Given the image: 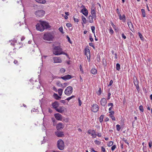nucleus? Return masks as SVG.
Here are the masks:
<instances>
[{
    "label": "nucleus",
    "instance_id": "f257e3e1",
    "mask_svg": "<svg viewBox=\"0 0 152 152\" xmlns=\"http://www.w3.org/2000/svg\"><path fill=\"white\" fill-rule=\"evenodd\" d=\"M41 23H37L36 25V29L41 31H43L45 29L50 28V26L48 23L44 21H40Z\"/></svg>",
    "mask_w": 152,
    "mask_h": 152
},
{
    "label": "nucleus",
    "instance_id": "f03ea898",
    "mask_svg": "<svg viewBox=\"0 0 152 152\" xmlns=\"http://www.w3.org/2000/svg\"><path fill=\"white\" fill-rule=\"evenodd\" d=\"M54 37V34L52 32H46L43 35V39L47 41H52Z\"/></svg>",
    "mask_w": 152,
    "mask_h": 152
},
{
    "label": "nucleus",
    "instance_id": "7ed1b4c3",
    "mask_svg": "<svg viewBox=\"0 0 152 152\" xmlns=\"http://www.w3.org/2000/svg\"><path fill=\"white\" fill-rule=\"evenodd\" d=\"M62 51V49L59 46H55L53 49V53L55 55H61V53Z\"/></svg>",
    "mask_w": 152,
    "mask_h": 152
},
{
    "label": "nucleus",
    "instance_id": "20e7f679",
    "mask_svg": "<svg viewBox=\"0 0 152 152\" xmlns=\"http://www.w3.org/2000/svg\"><path fill=\"white\" fill-rule=\"evenodd\" d=\"M57 146L58 148L61 150L64 149V143L61 139L59 140L57 142Z\"/></svg>",
    "mask_w": 152,
    "mask_h": 152
},
{
    "label": "nucleus",
    "instance_id": "39448f33",
    "mask_svg": "<svg viewBox=\"0 0 152 152\" xmlns=\"http://www.w3.org/2000/svg\"><path fill=\"white\" fill-rule=\"evenodd\" d=\"M72 87L71 86H69L64 91V93L66 95L69 96L72 94Z\"/></svg>",
    "mask_w": 152,
    "mask_h": 152
},
{
    "label": "nucleus",
    "instance_id": "423d86ee",
    "mask_svg": "<svg viewBox=\"0 0 152 152\" xmlns=\"http://www.w3.org/2000/svg\"><path fill=\"white\" fill-rule=\"evenodd\" d=\"M133 83L134 85L136 87V88L137 91H139L140 89L139 86V82L135 76H134L133 77Z\"/></svg>",
    "mask_w": 152,
    "mask_h": 152
},
{
    "label": "nucleus",
    "instance_id": "0eeeda50",
    "mask_svg": "<svg viewBox=\"0 0 152 152\" xmlns=\"http://www.w3.org/2000/svg\"><path fill=\"white\" fill-rule=\"evenodd\" d=\"M45 11L42 10H39L35 12V15L38 17H41L45 15Z\"/></svg>",
    "mask_w": 152,
    "mask_h": 152
},
{
    "label": "nucleus",
    "instance_id": "6e6552de",
    "mask_svg": "<svg viewBox=\"0 0 152 152\" xmlns=\"http://www.w3.org/2000/svg\"><path fill=\"white\" fill-rule=\"evenodd\" d=\"M88 134H91L93 138H95L97 136V134L94 130H89L88 131Z\"/></svg>",
    "mask_w": 152,
    "mask_h": 152
},
{
    "label": "nucleus",
    "instance_id": "1a4fd4ad",
    "mask_svg": "<svg viewBox=\"0 0 152 152\" xmlns=\"http://www.w3.org/2000/svg\"><path fill=\"white\" fill-rule=\"evenodd\" d=\"M99 109L98 105L96 104H94L92 106L91 110L94 112H97Z\"/></svg>",
    "mask_w": 152,
    "mask_h": 152
},
{
    "label": "nucleus",
    "instance_id": "9d476101",
    "mask_svg": "<svg viewBox=\"0 0 152 152\" xmlns=\"http://www.w3.org/2000/svg\"><path fill=\"white\" fill-rule=\"evenodd\" d=\"M53 59L54 63H61L62 62V60L60 57H54Z\"/></svg>",
    "mask_w": 152,
    "mask_h": 152
},
{
    "label": "nucleus",
    "instance_id": "9b49d317",
    "mask_svg": "<svg viewBox=\"0 0 152 152\" xmlns=\"http://www.w3.org/2000/svg\"><path fill=\"white\" fill-rule=\"evenodd\" d=\"M55 110L58 112L60 113H62L64 111V108L63 106H60L58 108L57 107L56 109H55Z\"/></svg>",
    "mask_w": 152,
    "mask_h": 152
},
{
    "label": "nucleus",
    "instance_id": "f8f14e48",
    "mask_svg": "<svg viewBox=\"0 0 152 152\" xmlns=\"http://www.w3.org/2000/svg\"><path fill=\"white\" fill-rule=\"evenodd\" d=\"M72 78V76L69 75H67L63 77H61L60 78L64 80H66Z\"/></svg>",
    "mask_w": 152,
    "mask_h": 152
},
{
    "label": "nucleus",
    "instance_id": "ddd939ff",
    "mask_svg": "<svg viewBox=\"0 0 152 152\" xmlns=\"http://www.w3.org/2000/svg\"><path fill=\"white\" fill-rule=\"evenodd\" d=\"M54 116L56 119L58 120H61L62 119V116L59 113L55 114Z\"/></svg>",
    "mask_w": 152,
    "mask_h": 152
},
{
    "label": "nucleus",
    "instance_id": "4468645a",
    "mask_svg": "<svg viewBox=\"0 0 152 152\" xmlns=\"http://www.w3.org/2000/svg\"><path fill=\"white\" fill-rule=\"evenodd\" d=\"M119 17V19L121 20H122L123 22H125L126 21V17L125 15L123 14L122 16H121V15H118Z\"/></svg>",
    "mask_w": 152,
    "mask_h": 152
},
{
    "label": "nucleus",
    "instance_id": "2eb2a0df",
    "mask_svg": "<svg viewBox=\"0 0 152 152\" xmlns=\"http://www.w3.org/2000/svg\"><path fill=\"white\" fill-rule=\"evenodd\" d=\"M56 129L57 130H59L63 128V124L61 123H59L56 126Z\"/></svg>",
    "mask_w": 152,
    "mask_h": 152
},
{
    "label": "nucleus",
    "instance_id": "dca6fc26",
    "mask_svg": "<svg viewBox=\"0 0 152 152\" xmlns=\"http://www.w3.org/2000/svg\"><path fill=\"white\" fill-rule=\"evenodd\" d=\"M59 104L58 103L57 101H55L52 104V105L53 107L56 109L58 107Z\"/></svg>",
    "mask_w": 152,
    "mask_h": 152
},
{
    "label": "nucleus",
    "instance_id": "f3484780",
    "mask_svg": "<svg viewBox=\"0 0 152 152\" xmlns=\"http://www.w3.org/2000/svg\"><path fill=\"white\" fill-rule=\"evenodd\" d=\"M56 135L58 137H62L64 136V134L63 132H55Z\"/></svg>",
    "mask_w": 152,
    "mask_h": 152
},
{
    "label": "nucleus",
    "instance_id": "a211bd4d",
    "mask_svg": "<svg viewBox=\"0 0 152 152\" xmlns=\"http://www.w3.org/2000/svg\"><path fill=\"white\" fill-rule=\"evenodd\" d=\"M81 12L82 13L86 16H87L88 14L87 10L85 8L81 10Z\"/></svg>",
    "mask_w": 152,
    "mask_h": 152
},
{
    "label": "nucleus",
    "instance_id": "6ab92c4d",
    "mask_svg": "<svg viewBox=\"0 0 152 152\" xmlns=\"http://www.w3.org/2000/svg\"><path fill=\"white\" fill-rule=\"evenodd\" d=\"M109 113H110V117L113 120L115 121V118L113 115V114L114 113V111H112L109 112Z\"/></svg>",
    "mask_w": 152,
    "mask_h": 152
},
{
    "label": "nucleus",
    "instance_id": "aec40b11",
    "mask_svg": "<svg viewBox=\"0 0 152 152\" xmlns=\"http://www.w3.org/2000/svg\"><path fill=\"white\" fill-rule=\"evenodd\" d=\"M91 14L92 16H93V18L95 19L96 17V13L94 9H91Z\"/></svg>",
    "mask_w": 152,
    "mask_h": 152
},
{
    "label": "nucleus",
    "instance_id": "412c9836",
    "mask_svg": "<svg viewBox=\"0 0 152 152\" xmlns=\"http://www.w3.org/2000/svg\"><path fill=\"white\" fill-rule=\"evenodd\" d=\"M130 29L132 31V30L133 29V25L132 24V23L131 22H129L127 23Z\"/></svg>",
    "mask_w": 152,
    "mask_h": 152
},
{
    "label": "nucleus",
    "instance_id": "4be33fe9",
    "mask_svg": "<svg viewBox=\"0 0 152 152\" xmlns=\"http://www.w3.org/2000/svg\"><path fill=\"white\" fill-rule=\"evenodd\" d=\"M35 1L39 3L42 4H44L46 2L45 0H35Z\"/></svg>",
    "mask_w": 152,
    "mask_h": 152
},
{
    "label": "nucleus",
    "instance_id": "5701e85b",
    "mask_svg": "<svg viewBox=\"0 0 152 152\" xmlns=\"http://www.w3.org/2000/svg\"><path fill=\"white\" fill-rule=\"evenodd\" d=\"M53 96L54 98L57 100H59L61 98V97L59 96L58 94L55 93L54 94Z\"/></svg>",
    "mask_w": 152,
    "mask_h": 152
},
{
    "label": "nucleus",
    "instance_id": "b1692460",
    "mask_svg": "<svg viewBox=\"0 0 152 152\" xmlns=\"http://www.w3.org/2000/svg\"><path fill=\"white\" fill-rule=\"evenodd\" d=\"M141 11L142 17L144 18L145 17H146V14L145 10L142 9H141Z\"/></svg>",
    "mask_w": 152,
    "mask_h": 152
},
{
    "label": "nucleus",
    "instance_id": "393cba45",
    "mask_svg": "<svg viewBox=\"0 0 152 152\" xmlns=\"http://www.w3.org/2000/svg\"><path fill=\"white\" fill-rule=\"evenodd\" d=\"M93 16H91V15H90L88 17V19L89 20V22L91 23H92L93 22Z\"/></svg>",
    "mask_w": 152,
    "mask_h": 152
},
{
    "label": "nucleus",
    "instance_id": "a878e982",
    "mask_svg": "<svg viewBox=\"0 0 152 152\" xmlns=\"http://www.w3.org/2000/svg\"><path fill=\"white\" fill-rule=\"evenodd\" d=\"M97 70L95 69H92L91 70V72L93 74H95L97 73Z\"/></svg>",
    "mask_w": 152,
    "mask_h": 152
},
{
    "label": "nucleus",
    "instance_id": "bb28decb",
    "mask_svg": "<svg viewBox=\"0 0 152 152\" xmlns=\"http://www.w3.org/2000/svg\"><path fill=\"white\" fill-rule=\"evenodd\" d=\"M101 104L102 106H104V98H102L100 101Z\"/></svg>",
    "mask_w": 152,
    "mask_h": 152
},
{
    "label": "nucleus",
    "instance_id": "cd10ccee",
    "mask_svg": "<svg viewBox=\"0 0 152 152\" xmlns=\"http://www.w3.org/2000/svg\"><path fill=\"white\" fill-rule=\"evenodd\" d=\"M108 106H110V107L109 108V112H110L111 111H112V110H112V107L113 106V104L112 103H109L108 104Z\"/></svg>",
    "mask_w": 152,
    "mask_h": 152
},
{
    "label": "nucleus",
    "instance_id": "c85d7f7f",
    "mask_svg": "<svg viewBox=\"0 0 152 152\" xmlns=\"http://www.w3.org/2000/svg\"><path fill=\"white\" fill-rule=\"evenodd\" d=\"M63 90L61 89H59L58 90V93L59 96H61Z\"/></svg>",
    "mask_w": 152,
    "mask_h": 152
},
{
    "label": "nucleus",
    "instance_id": "c756f323",
    "mask_svg": "<svg viewBox=\"0 0 152 152\" xmlns=\"http://www.w3.org/2000/svg\"><path fill=\"white\" fill-rule=\"evenodd\" d=\"M116 69L118 71H119L120 69V66L119 64L117 63L116 64Z\"/></svg>",
    "mask_w": 152,
    "mask_h": 152
},
{
    "label": "nucleus",
    "instance_id": "7c9ffc66",
    "mask_svg": "<svg viewBox=\"0 0 152 152\" xmlns=\"http://www.w3.org/2000/svg\"><path fill=\"white\" fill-rule=\"evenodd\" d=\"M123 141H124L127 145L129 146V144L127 139L125 138H124L122 139Z\"/></svg>",
    "mask_w": 152,
    "mask_h": 152
},
{
    "label": "nucleus",
    "instance_id": "2f4dec72",
    "mask_svg": "<svg viewBox=\"0 0 152 152\" xmlns=\"http://www.w3.org/2000/svg\"><path fill=\"white\" fill-rule=\"evenodd\" d=\"M139 109L141 112L143 113L144 112V109L142 105H140L139 106Z\"/></svg>",
    "mask_w": 152,
    "mask_h": 152
},
{
    "label": "nucleus",
    "instance_id": "473e14b6",
    "mask_svg": "<svg viewBox=\"0 0 152 152\" xmlns=\"http://www.w3.org/2000/svg\"><path fill=\"white\" fill-rule=\"evenodd\" d=\"M104 116V115H102L99 118V121L101 123L103 121Z\"/></svg>",
    "mask_w": 152,
    "mask_h": 152
},
{
    "label": "nucleus",
    "instance_id": "72a5a7b5",
    "mask_svg": "<svg viewBox=\"0 0 152 152\" xmlns=\"http://www.w3.org/2000/svg\"><path fill=\"white\" fill-rule=\"evenodd\" d=\"M82 18L83 23H86V18L83 16H82Z\"/></svg>",
    "mask_w": 152,
    "mask_h": 152
},
{
    "label": "nucleus",
    "instance_id": "f704fd0d",
    "mask_svg": "<svg viewBox=\"0 0 152 152\" xmlns=\"http://www.w3.org/2000/svg\"><path fill=\"white\" fill-rule=\"evenodd\" d=\"M116 127L117 130L118 131H119L121 129V127L120 125L119 124H117L116 126Z\"/></svg>",
    "mask_w": 152,
    "mask_h": 152
},
{
    "label": "nucleus",
    "instance_id": "c9c22d12",
    "mask_svg": "<svg viewBox=\"0 0 152 152\" xmlns=\"http://www.w3.org/2000/svg\"><path fill=\"white\" fill-rule=\"evenodd\" d=\"M56 84L58 86H61V87L63 86V84H62L59 81L57 82L56 83Z\"/></svg>",
    "mask_w": 152,
    "mask_h": 152
},
{
    "label": "nucleus",
    "instance_id": "e433bc0d",
    "mask_svg": "<svg viewBox=\"0 0 152 152\" xmlns=\"http://www.w3.org/2000/svg\"><path fill=\"white\" fill-rule=\"evenodd\" d=\"M85 55H87V53H89V54L90 53V50H89V49L88 48H85Z\"/></svg>",
    "mask_w": 152,
    "mask_h": 152
},
{
    "label": "nucleus",
    "instance_id": "4c0bfd02",
    "mask_svg": "<svg viewBox=\"0 0 152 152\" xmlns=\"http://www.w3.org/2000/svg\"><path fill=\"white\" fill-rule=\"evenodd\" d=\"M91 29L93 33L95 34V28L94 26H92L91 27Z\"/></svg>",
    "mask_w": 152,
    "mask_h": 152
},
{
    "label": "nucleus",
    "instance_id": "58836bf2",
    "mask_svg": "<svg viewBox=\"0 0 152 152\" xmlns=\"http://www.w3.org/2000/svg\"><path fill=\"white\" fill-rule=\"evenodd\" d=\"M60 71L61 73H64L65 72V69L63 68H61L60 69Z\"/></svg>",
    "mask_w": 152,
    "mask_h": 152
},
{
    "label": "nucleus",
    "instance_id": "ea45409f",
    "mask_svg": "<svg viewBox=\"0 0 152 152\" xmlns=\"http://www.w3.org/2000/svg\"><path fill=\"white\" fill-rule=\"evenodd\" d=\"M113 144V142L112 141H110L107 144V145L109 147L112 146Z\"/></svg>",
    "mask_w": 152,
    "mask_h": 152
},
{
    "label": "nucleus",
    "instance_id": "a19ab883",
    "mask_svg": "<svg viewBox=\"0 0 152 152\" xmlns=\"http://www.w3.org/2000/svg\"><path fill=\"white\" fill-rule=\"evenodd\" d=\"M75 97V96L74 95H73V96H70V97H69L68 98H67L66 99V100L69 101L70 99H72Z\"/></svg>",
    "mask_w": 152,
    "mask_h": 152
},
{
    "label": "nucleus",
    "instance_id": "79ce46f5",
    "mask_svg": "<svg viewBox=\"0 0 152 152\" xmlns=\"http://www.w3.org/2000/svg\"><path fill=\"white\" fill-rule=\"evenodd\" d=\"M59 31L61 32L62 33H64V32H63V28H62V27H60L59 28Z\"/></svg>",
    "mask_w": 152,
    "mask_h": 152
},
{
    "label": "nucleus",
    "instance_id": "37998d69",
    "mask_svg": "<svg viewBox=\"0 0 152 152\" xmlns=\"http://www.w3.org/2000/svg\"><path fill=\"white\" fill-rule=\"evenodd\" d=\"M101 93V88H100L98 91L97 92V94L98 95H100Z\"/></svg>",
    "mask_w": 152,
    "mask_h": 152
},
{
    "label": "nucleus",
    "instance_id": "c03bdc74",
    "mask_svg": "<svg viewBox=\"0 0 152 152\" xmlns=\"http://www.w3.org/2000/svg\"><path fill=\"white\" fill-rule=\"evenodd\" d=\"M149 145V147L150 148H151L152 146V141H150V142H149L148 144Z\"/></svg>",
    "mask_w": 152,
    "mask_h": 152
},
{
    "label": "nucleus",
    "instance_id": "a18cd8bd",
    "mask_svg": "<svg viewBox=\"0 0 152 152\" xmlns=\"http://www.w3.org/2000/svg\"><path fill=\"white\" fill-rule=\"evenodd\" d=\"M116 148V146L115 145H113L111 148V150L112 151H113Z\"/></svg>",
    "mask_w": 152,
    "mask_h": 152
},
{
    "label": "nucleus",
    "instance_id": "49530a36",
    "mask_svg": "<svg viewBox=\"0 0 152 152\" xmlns=\"http://www.w3.org/2000/svg\"><path fill=\"white\" fill-rule=\"evenodd\" d=\"M109 32L111 34H113L114 32L113 31L111 28L109 30Z\"/></svg>",
    "mask_w": 152,
    "mask_h": 152
},
{
    "label": "nucleus",
    "instance_id": "de8ad7c7",
    "mask_svg": "<svg viewBox=\"0 0 152 152\" xmlns=\"http://www.w3.org/2000/svg\"><path fill=\"white\" fill-rule=\"evenodd\" d=\"M95 143L99 145L100 144V142L99 141L97 140H95L94 141Z\"/></svg>",
    "mask_w": 152,
    "mask_h": 152
},
{
    "label": "nucleus",
    "instance_id": "09e8293b",
    "mask_svg": "<svg viewBox=\"0 0 152 152\" xmlns=\"http://www.w3.org/2000/svg\"><path fill=\"white\" fill-rule=\"evenodd\" d=\"M139 36L141 40H142L143 39V37L142 34L140 33H139Z\"/></svg>",
    "mask_w": 152,
    "mask_h": 152
},
{
    "label": "nucleus",
    "instance_id": "8fccbe9b",
    "mask_svg": "<svg viewBox=\"0 0 152 152\" xmlns=\"http://www.w3.org/2000/svg\"><path fill=\"white\" fill-rule=\"evenodd\" d=\"M116 12H117V14H118V15H121V13H120V12L119 11L118 8H117L116 9Z\"/></svg>",
    "mask_w": 152,
    "mask_h": 152
},
{
    "label": "nucleus",
    "instance_id": "3c124183",
    "mask_svg": "<svg viewBox=\"0 0 152 152\" xmlns=\"http://www.w3.org/2000/svg\"><path fill=\"white\" fill-rule=\"evenodd\" d=\"M67 38L68 41L70 43H72L70 39L68 36H67Z\"/></svg>",
    "mask_w": 152,
    "mask_h": 152
},
{
    "label": "nucleus",
    "instance_id": "603ef678",
    "mask_svg": "<svg viewBox=\"0 0 152 152\" xmlns=\"http://www.w3.org/2000/svg\"><path fill=\"white\" fill-rule=\"evenodd\" d=\"M89 45L90 46L92 47L94 49L95 48V47L93 43H89Z\"/></svg>",
    "mask_w": 152,
    "mask_h": 152
},
{
    "label": "nucleus",
    "instance_id": "864d4df0",
    "mask_svg": "<svg viewBox=\"0 0 152 152\" xmlns=\"http://www.w3.org/2000/svg\"><path fill=\"white\" fill-rule=\"evenodd\" d=\"M122 37L124 39H126V37L124 33L122 34Z\"/></svg>",
    "mask_w": 152,
    "mask_h": 152
},
{
    "label": "nucleus",
    "instance_id": "5fc2aeb1",
    "mask_svg": "<svg viewBox=\"0 0 152 152\" xmlns=\"http://www.w3.org/2000/svg\"><path fill=\"white\" fill-rule=\"evenodd\" d=\"M74 20L75 22H78V19L77 18H75V17H74Z\"/></svg>",
    "mask_w": 152,
    "mask_h": 152
},
{
    "label": "nucleus",
    "instance_id": "6e6d98bb",
    "mask_svg": "<svg viewBox=\"0 0 152 152\" xmlns=\"http://www.w3.org/2000/svg\"><path fill=\"white\" fill-rule=\"evenodd\" d=\"M78 100V102H79V106H81L82 104V102H81V101L79 98Z\"/></svg>",
    "mask_w": 152,
    "mask_h": 152
},
{
    "label": "nucleus",
    "instance_id": "4d7b16f0",
    "mask_svg": "<svg viewBox=\"0 0 152 152\" xmlns=\"http://www.w3.org/2000/svg\"><path fill=\"white\" fill-rule=\"evenodd\" d=\"M61 54H64V55H65L66 56H68V55L66 53H64V52H63L62 51V52H61Z\"/></svg>",
    "mask_w": 152,
    "mask_h": 152
},
{
    "label": "nucleus",
    "instance_id": "13d9d810",
    "mask_svg": "<svg viewBox=\"0 0 152 152\" xmlns=\"http://www.w3.org/2000/svg\"><path fill=\"white\" fill-rule=\"evenodd\" d=\"M66 26L68 27H70L71 26V24L70 23H67L66 24Z\"/></svg>",
    "mask_w": 152,
    "mask_h": 152
},
{
    "label": "nucleus",
    "instance_id": "bf43d9fd",
    "mask_svg": "<svg viewBox=\"0 0 152 152\" xmlns=\"http://www.w3.org/2000/svg\"><path fill=\"white\" fill-rule=\"evenodd\" d=\"M113 83V81L111 80L110 81V82L109 84L108 85L109 86H111Z\"/></svg>",
    "mask_w": 152,
    "mask_h": 152
},
{
    "label": "nucleus",
    "instance_id": "052dcab7",
    "mask_svg": "<svg viewBox=\"0 0 152 152\" xmlns=\"http://www.w3.org/2000/svg\"><path fill=\"white\" fill-rule=\"evenodd\" d=\"M63 84V86L62 87L63 88H64L65 87L66 85H67V83H64V84Z\"/></svg>",
    "mask_w": 152,
    "mask_h": 152
},
{
    "label": "nucleus",
    "instance_id": "680f3d73",
    "mask_svg": "<svg viewBox=\"0 0 152 152\" xmlns=\"http://www.w3.org/2000/svg\"><path fill=\"white\" fill-rule=\"evenodd\" d=\"M101 134L100 133H98L97 134V136H98L99 137H101Z\"/></svg>",
    "mask_w": 152,
    "mask_h": 152
},
{
    "label": "nucleus",
    "instance_id": "e2e57ef3",
    "mask_svg": "<svg viewBox=\"0 0 152 152\" xmlns=\"http://www.w3.org/2000/svg\"><path fill=\"white\" fill-rule=\"evenodd\" d=\"M53 89L54 91H57V89L55 86L53 87Z\"/></svg>",
    "mask_w": 152,
    "mask_h": 152
},
{
    "label": "nucleus",
    "instance_id": "0e129e2a",
    "mask_svg": "<svg viewBox=\"0 0 152 152\" xmlns=\"http://www.w3.org/2000/svg\"><path fill=\"white\" fill-rule=\"evenodd\" d=\"M80 70L81 71H82V72H83V69H82V66L81 65H80Z\"/></svg>",
    "mask_w": 152,
    "mask_h": 152
},
{
    "label": "nucleus",
    "instance_id": "69168bd1",
    "mask_svg": "<svg viewBox=\"0 0 152 152\" xmlns=\"http://www.w3.org/2000/svg\"><path fill=\"white\" fill-rule=\"evenodd\" d=\"M60 102H61L62 103H65V101L64 100H61L60 101Z\"/></svg>",
    "mask_w": 152,
    "mask_h": 152
},
{
    "label": "nucleus",
    "instance_id": "338daca9",
    "mask_svg": "<svg viewBox=\"0 0 152 152\" xmlns=\"http://www.w3.org/2000/svg\"><path fill=\"white\" fill-rule=\"evenodd\" d=\"M14 63L15 64H17L18 63V61L17 60H15L14 61Z\"/></svg>",
    "mask_w": 152,
    "mask_h": 152
},
{
    "label": "nucleus",
    "instance_id": "774afa93",
    "mask_svg": "<svg viewBox=\"0 0 152 152\" xmlns=\"http://www.w3.org/2000/svg\"><path fill=\"white\" fill-rule=\"evenodd\" d=\"M90 40L91 42L94 41L93 38L91 37L90 38Z\"/></svg>",
    "mask_w": 152,
    "mask_h": 152
}]
</instances>
